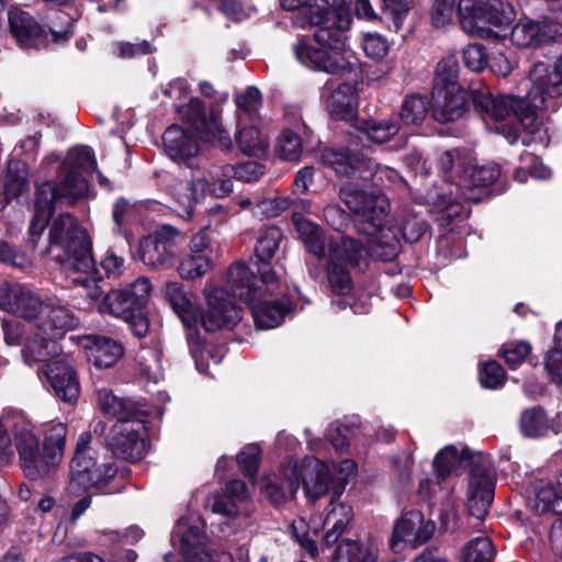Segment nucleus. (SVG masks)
<instances>
[{
  "mask_svg": "<svg viewBox=\"0 0 562 562\" xmlns=\"http://www.w3.org/2000/svg\"><path fill=\"white\" fill-rule=\"evenodd\" d=\"M326 277L330 293L338 297L337 300H333L331 304L337 305L338 310L351 307V294L355 284L350 269L344 265L327 261Z\"/></svg>",
  "mask_w": 562,
  "mask_h": 562,
  "instance_id": "72a5a7b5",
  "label": "nucleus"
},
{
  "mask_svg": "<svg viewBox=\"0 0 562 562\" xmlns=\"http://www.w3.org/2000/svg\"><path fill=\"white\" fill-rule=\"evenodd\" d=\"M531 344L527 340L507 341L502 345L497 356L502 358L510 370L519 368L531 353Z\"/></svg>",
  "mask_w": 562,
  "mask_h": 562,
  "instance_id": "09e8293b",
  "label": "nucleus"
},
{
  "mask_svg": "<svg viewBox=\"0 0 562 562\" xmlns=\"http://www.w3.org/2000/svg\"><path fill=\"white\" fill-rule=\"evenodd\" d=\"M27 176L29 168L24 161L9 160L3 182V195L7 204L22 195L27 187Z\"/></svg>",
  "mask_w": 562,
  "mask_h": 562,
  "instance_id": "a19ab883",
  "label": "nucleus"
},
{
  "mask_svg": "<svg viewBox=\"0 0 562 562\" xmlns=\"http://www.w3.org/2000/svg\"><path fill=\"white\" fill-rule=\"evenodd\" d=\"M55 251L58 254L54 255V260L65 270L85 273L87 276L83 283L94 284L88 294L92 300H99L104 294L101 285L103 276L92 255L91 237L69 213L59 214L49 226L47 252Z\"/></svg>",
  "mask_w": 562,
  "mask_h": 562,
  "instance_id": "423d86ee",
  "label": "nucleus"
},
{
  "mask_svg": "<svg viewBox=\"0 0 562 562\" xmlns=\"http://www.w3.org/2000/svg\"><path fill=\"white\" fill-rule=\"evenodd\" d=\"M231 170L232 177L236 180L251 183L258 181L265 175L266 167L258 161L247 160L232 166Z\"/></svg>",
  "mask_w": 562,
  "mask_h": 562,
  "instance_id": "052dcab7",
  "label": "nucleus"
},
{
  "mask_svg": "<svg viewBox=\"0 0 562 562\" xmlns=\"http://www.w3.org/2000/svg\"><path fill=\"white\" fill-rule=\"evenodd\" d=\"M161 138L166 155L177 164L188 165L200 151L198 134L181 125L168 126Z\"/></svg>",
  "mask_w": 562,
  "mask_h": 562,
  "instance_id": "cd10ccee",
  "label": "nucleus"
},
{
  "mask_svg": "<svg viewBox=\"0 0 562 562\" xmlns=\"http://www.w3.org/2000/svg\"><path fill=\"white\" fill-rule=\"evenodd\" d=\"M338 196L355 215L357 231L372 237L371 256L383 262L395 260L402 249L401 239L392 226H386L390 202L381 192L368 191L355 182L340 186Z\"/></svg>",
  "mask_w": 562,
  "mask_h": 562,
  "instance_id": "20e7f679",
  "label": "nucleus"
},
{
  "mask_svg": "<svg viewBox=\"0 0 562 562\" xmlns=\"http://www.w3.org/2000/svg\"><path fill=\"white\" fill-rule=\"evenodd\" d=\"M479 381L483 389L498 390L505 385L507 373L496 360H488L479 368Z\"/></svg>",
  "mask_w": 562,
  "mask_h": 562,
  "instance_id": "603ef678",
  "label": "nucleus"
},
{
  "mask_svg": "<svg viewBox=\"0 0 562 562\" xmlns=\"http://www.w3.org/2000/svg\"><path fill=\"white\" fill-rule=\"evenodd\" d=\"M341 495L331 494L329 501L331 508L324 520V527L327 529L322 539V546L325 548H330L338 542L353 517L352 507L340 502Z\"/></svg>",
  "mask_w": 562,
  "mask_h": 562,
  "instance_id": "473e14b6",
  "label": "nucleus"
},
{
  "mask_svg": "<svg viewBox=\"0 0 562 562\" xmlns=\"http://www.w3.org/2000/svg\"><path fill=\"white\" fill-rule=\"evenodd\" d=\"M67 431V426L59 423L48 429L41 445L29 425L14 427L13 437L20 465L29 480H40L59 465L65 452Z\"/></svg>",
  "mask_w": 562,
  "mask_h": 562,
  "instance_id": "0eeeda50",
  "label": "nucleus"
},
{
  "mask_svg": "<svg viewBox=\"0 0 562 562\" xmlns=\"http://www.w3.org/2000/svg\"><path fill=\"white\" fill-rule=\"evenodd\" d=\"M177 271L183 280H195L203 277L211 268L210 255L188 254L181 259L178 257Z\"/></svg>",
  "mask_w": 562,
  "mask_h": 562,
  "instance_id": "a18cd8bd",
  "label": "nucleus"
},
{
  "mask_svg": "<svg viewBox=\"0 0 562 562\" xmlns=\"http://www.w3.org/2000/svg\"><path fill=\"white\" fill-rule=\"evenodd\" d=\"M457 0H434L430 18L435 27H443L452 22L454 12L458 13Z\"/></svg>",
  "mask_w": 562,
  "mask_h": 562,
  "instance_id": "bf43d9fd",
  "label": "nucleus"
},
{
  "mask_svg": "<svg viewBox=\"0 0 562 562\" xmlns=\"http://www.w3.org/2000/svg\"><path fill=\"white\" fill-rule=\"evenodd\" d=\"M88 361L99 369L113 368L123 358V344L105 335H86L81 337Z\"/></svg>",
  "mask_w": 562,
  "mask_h": 562,
  "instance_id": "c85d7f7f",
  "label": "nucleus"
},
{
  "mask_svg": "<svg viewBox=\"0 0 562 562\" xmlns=\"http://www.w3.org/2000/svg\"><path fill=\"white\" fill-rule=\"evenodd\" d=\"M150 291V281L140 277L123 288L108 291L99 304V312L122 318L135 337L144 338L150 328L147 311Z\"/></svg>",
  "mask_w": 562,
  "mask_h": 562,
  "instance_id": "6e6552de",
  "label": "nucleus"
},
{
  "mask_svg": "<svg viewBox=\"0 0 562 562\" xmlns=\"http://www.w3.org/2000/svg\"><path fill=\"white\" fill-rule=\"evenodd\" d=\"M285 11H299L295 24L305 29L314 26L313 45L306 37H300L292 50L296 60L314 70L333 76H341L352 71V64L344 54L347 47L348 31L352 19L341 7L346 3L337 0H324L326 5L314 3L316 0H279Z\"/></svg>",
  "mask_w": 562,
  "mask_h": 562,
  "instance_id": "7ed1b4c3",
  "label": "nucleus"
},
{
  "mask_svg": "<svg viewBox=\"0 0 562 562\" xmlns=\"http://www.w3.org/2000/svg\"><path fill=\"white\" fill-rule=\"evenodd\" d=\"M97 401L100 411L116 423L133 418H149V412L144 404L127 397H119L110 389H100L97 391Z\"/></svg>",
  "mask_w": 562,
  "mask_h": 562,
  "instance_id": "7c9ffc66",
  "label": "nucleus"
},
{
  "mask_svg": "<svg viewBox=\"0 0 562 562\" xmlns=\"http://www.w3.org/2000/svg\"><path fill=\"white\" fill-rule=\"evenodd\" d=\"M362 47L366 55L374 60L382 59L389 52L386 40L379 34H366Z\"/></svg>",
  "mask_w": 562,
  "mask_h": 562,
  "instance_id": "69168bd1",
  "label": "nucleus"
},
{
  "mask_svg": "<svg viewBox=\"0 0 562 562\" xmlns=\"http://www.w3.org/2000/svg\"><path fill=\"white\" fill-rule=\"evenodd\" d=\"M183 243L184 235L177 227L158 225L138 240L133 258L149 269L168 270L177 263Z\"/></svg>",
  "mask_w": 562,
  "mask_h": 562,
  "instance_id": "ddd939ff",
  "label": "nucleus"
},
{
  "mask_svg": "<svg viewBox=\"0 0 562 562\" xmlns=\"http://www.w3.org/2000/svg\"><path fill=\"white\" fill-rule=\"evenodd\" d=\"M229 288L233 295L248 306L258 329H273L280 326L286 315L295 308L288 293L278 292L279 279L271 288L255 281L229 284Z\"/></svg>",
  "mask_w": 562,
  "mask_h": 562,
  "instance_id": "1a4fd4ad",
  "label": "nucleus"
},
{
  "mask_svg": "<svg viewBox=\"0 0 562 562\" xmlns=\"http://www.w3.org/2000/svg\"><path fill=\"white\" fill-rule=\"evenodd\" d=\"M495 554L496 549L488 537H476L467 542L461 562H492Z\"/></svg>",
  "mask_w": 562,
  "mask_h": 562,
  "instance_id": "49530a36",
  "label": "nucleus"
},
{
  "mask_svg": "<svg viewBox=\"0 0 562 562\" xmlns=\"http://www.w3.org/2000/svg\"><path fill=\"white\" fill-rule=\"evenodd\" d=\"M548 414L541 405L524 409L519 417V430L526 438H542L547 436Z\"/></svg>",
  "mask_w": 562,
  "mask_h": 562,
  "instance_id": "37998d69",
  "label": "nucleus"
},
{
  "mask_svg": "<svg viewBox=\"0 0 562 562\" xmlns=\"http://www.w3.org/2000/svg\"><path fill=\"white\" fill-rule=\"evenodd\" d=\"M165 296L173 312L180 318L184 330L190 355L194 359L196 369L204 371L209 367V359L220 363L225 346H211L199 330V307L189 299L183 285L177 281L166 284Z\"/></svg>",
  "mask_w": 562,
  "mask_h": 562,
  "instance_id": "9d476101",
  "label": "nucleus"
},
{
  "mask_svg": "<svg viewBox=\"0 0 562 562\" xmlns=\"http://www.w3.org/2000/svg\"><path fill=\"white\" fill-rule=\"evenodd\" d=\"M323 89L329 91L324 104L330 119L345 122L357 120L359 106L357 82L341 81L334 88V81L327 80Z\"/></svg>",
  "mask_w": 562,
  "mask_h": 562,
  "instance_id": "393cba45",
  "label": "nucleus"
},
{
  "mask_svg": "<svg viewBox=\"0 0 562 562\" xmlns=\"http://www.w3.org/2000/svg\"><path fill=\"white\" fill-rule=\"evenodd\" d=\"M515 494V497L521 498L527 508L535 515L543 516L552 514L562 516V494Z\"/></svg>",
  "mask_w": 562,
  "mask_h": 562,
  "instance_id": "c03bdc74",
  "label": "nucleus"
},
{
  "mask_svg": "<svg viewBox=\"0 0 562 562\" xmlns=\"http://www.w3.org/2000/svg\"><path fill=\"white\" fill-rule=\"evenodd\" d=\"M475 89L451 86V89L431 88L430 116L439 124L454 123L473 113Z\"/></svg>",
  "mask_w": 562,
  "mask_h": 562,
  "instance_id": "aec40b11",
  "label": "nucleus"
},
{
  "mask_svg": "<svg viewBox=\"0 0 562 562\" xmlns=\"http://www.w3.org/2000/svg\"><path fill=\"white\" fill-rule=\"evenodd\" d=\"M435 530V522L430 519L425 521L420 510L404 512L394 524L390 549L394 553H401L407 547L417 548L428 542Z\"/></svg>",
  "mask_w": 562,
  "mask_h": 562,
  "instance_id": "4be33fe9",
  "label": "nucleus"
},
{
  "mask_svg": "<svg viewBox=\"0 0 562 562\" xmlns=\"http://www.w3.org/2000/svg\"><path fill=\"white\" fill-rule=\"evenodd\" d=\"M182 123L191 127L206 140L216 143L223 150H231L233 140L222 124V106L214 102L206 109L205 102L198 97L176 109Z\"/></svg>",
  "mask_w": 562,
  "mask_h": 562,
  "instance_id": "4468645a",
  "label": "nucleus"
},
{
  "mask_svg": "<svg viewBox=\"0 0 562 562\" xmlns=\"http://www.w3.org/2000/svg\"><path fill=\"white\" fill-rule=\"evenodd\" d=\"M278 156L288 161H297L302 155V139L291 128H284L277 142Z\"/></svg>",
  "mask_w": 562,
  "mask_h": 562,
  "instance_id": "3c124183",
  "label": "nucleus"
},
{
  "mask_svg": "<svg viewBox=\"0 0 562 562\" xmlns=\"http://www.w3.org/2000/svg\"><path fill=\"white\" fill-rule=\"evenodd\" d=\"M465 474L467 492H495L498 482V467L490 453L472 450L468 445L459 449L449 443L439 449L431 461V474L420 480L417 492H427L436 485L441 491L447 488L453 477Z\"/></svg>",
  "mask_w": 562,
  "mask_h": 562,
  "instance_id": "39448f33",
  "label": "nucleus"
},
{
  "mask_svg": "<svg viewBox=\"0 0 562 562\" xmlns=\"http://www.w3.org/2000/svg\"><path fill=\"white\" fill-rule=\"evenodd\" d=\"M229 288L228 274L225 289H214L206 296V308L199 307V324L206 333L233 329L243 318V310Z\"/></svg>",
  "mask_w": 562,
  "mask_h": 562,
  "instance_id": "f3484780",
  "label": "nucleus"
},
{
  "mask_svg": "<svg viewBox=\"0 0 562 562\" xmlns=\"http://www.w3.org/2000/svg\"><path fill=\"white\" fill-rule=\"evenodd\" d=\"M8 18L10 32L22 49H48L42 20L37 21L31 13L22 10L10 11Z\"/></svg>",
  "mask_w": 562,
  "mask_h": 562,
  "instance_id": "bb28decb",
  "label": "nucleus"
},
{
  "mask_svg": "<svg viewBox=\"0 0 562 562\" xmlns=\"http://www.w3.org/2000/svg\"><path fill=\"white\" fill-rule=\"evenodd\" d=\"M383 18L393 24L395 32H398L406 19L409 4L408 0H381Z\"/></svg>",
  "mask_w": 562,
  "mask_h": 562,
  "instance_id": "4d7b16f0",
  "label": "nucleus"
},
{
  "mask_svg": "<svg viewBox=\"0 0 562 562\" xmlns=\"http://www.w3.org/2000/svg\"><path fill=\"white\" fill-rule=\"evenodd\" d=\"M430 115V97L406 95L401 105L400 120L405 125L419 126Z\"/></svg>",
  "mask_w": 562,
  "mask_h": 562,
  "instance_id": "79ce46f5",
  "label": "nucleus"
},
{
  "mask_svg": "<svg viewBox=\"0 0 562 562\" xmlns=\"http://www.w3.org/2000/svg\"><path fill=\"white\" fill-rule=\"evenodd\" d=\"M35 327L43 335L53 339H61L79 326V318L66 305L55 299H47L41 314L35 318Z\"/></svg>",
  "mask_w": 562,
  "mask_h": 562,
  "instance_id": "a878e982",
  "label": "nucleus"
},
{
  "mask_svg": "<svg viewBox=\"0 0 562 562\" xmlns=\"http://www.w3.org/2000/svg\"><path fill=\"white\" fill-rule=\"evenodd\" d=\"M392 227L398 237L408 245L428 243L431 239L430 224L416 213L406 212L402 214Z\"/></svg>",
  "mask_w": 562,
  "mask_h": 562,
  "instance_id": "e433bc0d",
  "label": "nucleus"
},
{
  "mask_svg": "<svg viewBox=\"0 0 562 562\" xmlns=\"http://www.w3.org/2000/svg\"><path fill=\"white\" fill-rule=\"evenodd\" d=\"M458 170L461 173L459 188L468 189V199L480 203L496 193L492 186L501 177L499 165L492 162L483 166H470L468 162H459Z\"/></svg>",
  "mask_w": 562,
  "mask_h": 562,
  "instance_id": "b1692460",
  "label": "nucleus"
},
{
  "mask_svg": "<svg viewBox=\"0 0 562 562\" xmlns=\"http://www.w3.org/2000/svg\"><path fill=\"white\" fill-rule=\"evenodd\" d=\"M531 86L525 97H494L485 87L475 89L473 113L505 121L497 128L510 145L536 142L540 133L539 111L555 112L562 105V53L553 64L536 61L529 71Z\"/></svg>",
  "mask_w": 562,
  "mask_h": 562,
  "instance_id": "f03ea898",
  "label": "nucleus"
},
{
  "mask_svg": "<svg viewBox=\"0 0 562 562\" xmlns=\"http://www.w3.org/2000/svg\"><path fill=\"white\" fill-rule=\"evenodd\" d=\"M44 35L48 41V49H57L69 44L76 33V19L57 8L47 9L42 15Z\"/></svg>",
  "mask_w": 562,
  "mask_h": 562,
  "instance_id": "c756f323",
  "label": "nucleus"
},
{
  "mask_svg": "<svg viewBox=\"0 0 562 562\" xmlns=\"http://www.w3.org/2000/svg\"><path fill=\"white\" fill-rule=\"evenodd\" d=\"M293 223L305 250L319 260L324 259L326 257V236L323 228L302 215L294 216Z\"/></svg>",
  "mask_w": 562,
  "mask_h": 562,
  "instance_id": "c9c22d12",
  "label": "nucleus"
},
{
  "mask_svg": "<svg viewBox=\"0 0 562 562\" xmlns=\"http://www.w3.org/2000/svg\"><path fill=\"white\" fill-rule=\"evenodd\" d=\"M42 373L55 397L74 405L80 396L78 372L67 359H55L43 364Z\"/></svg>",
  "mask_w": 562,
  "mask_h": 562,
  "instance_id": "5701e85b",
  "label": "nucleus"
},
{
  "mask_svg": "<svg viewBox=\"0 0 562 562\" xmlns=\"http://www.w3.org/2000/svg\"><path fill=\"white\" fill-rule=\"evenodd\" d=\"M56 340L40 335L30 337L22 349L24 361L30 366L36 362H50V359L60 351Z\"/></svg>",
  "mask_w": 562,
  "mask_h": 562,
  "instance_id": "ea45409f",
  "label": "nucleus"
},
{
  "mask_svg": "<svg viewBox=\"0 0 562 562\" xmlns=\"http://www.w3.org/2000/svg\"><path fill=\"white\" fill-rule=\"evenodd\" d=\"M92 448H86L82 454L77 459V447L70 461V488L76 492H89L91 488L100 490L117 474V467L108 463L98 467L99 453H93Z\"/></svg>",
  "mask_w": 562,
  "mask_h": 562,
  "instance_id": "6ab92c4d",
  "label": "nucleus"
},
{
  "mask_svg": "<svg viewBox=\"0 0 562 562\" xmlns=\"http://www.w3.org/2000/svg\"><path fill=\"white\" fill-rule=\"evenodd\" d=\"M353 126L360 134L364 135L368 140L375 144L387 143L400 132L397 119H357Z\"/></svg>",
  "mask_w": 562,
  "mask_h": 562,
  "instance_id": "4c0bfd02",
  "label": "nucleus"
},
{
  "mask_svg": "<svg viewBox=\"0 0 562 562\" xmlns=\"http://www.w3.org/2000/svg\"><path fill=\"white\" fill-rule=\"evenodd\" d=\"M463 65L471 71L481 72L487 68L488 52L487 48L477 43L468 44L462 49Z\"/></svg>",
  "mask_w": 562,
  "mask_h": 562,
  "instance_id": "5fc2aeb1",
  "label": "nucleus"
},
{
  "mask_svg": "<svg viewBox=\"0 0 562 562\" xmlns=\"http://www.w3.org/2000/svg\"><path fill=\"white\" fill-rule=\"evenodd\" d=\"M458 19L470 35L496 38L514 23L516 11L507 0H459Z\"/></svg>",
  "mask_w": 562,
  "mask_h": 562,
  "instance_id": "9b49d317",
  "label": "nucleus"
},
{
  "mask_svg": "<svg viewBox=\"0 0 562 562\" xmlns=\"http://www.w3.org/2000/svg\"><path fill=\"white\" fill-rule=\"evenodd\" d=\"M66 199L68 204H76L81 198L67 194L63 189V181L58 183L46 180L35 186L33 209L34 214L29 227L27 244L32 249L37 247L44 231L48 227L56 209Z\"/></svg>",
  "mask_w": 562,
  "mask_h": 562,
  "instance_id": "dca6fc26",
  "label": "nucleus"
},
{
  "mask_svg": "<svg viewBox=\"0 0 562 562\" xmlns=\"http://www.w3.org/2000/svg\"><path fill=\"white\" fill-rule=\"evenodd\" d=\"M283 239L282 231L277 226H268L259 231V236L249 263L237 262L228 268L229 284L241 282H260L269 288L276 285L278 276L272 267V259Z\"/></svg>",
  "mask_w": 562,
  "mask_h": 562,
  "instance_id": "f8f14e48",
  "label": "nucleus"
},
{
  "mask_svg": "<svg viewBox=\"0 0 562 562\" xmlns=\"http://www.w3.org/2000/svg\"><path fill=\"white\" fill-rule=\"evenodd\" d=\"M459 64L454 56L442 58L436 67L431 88L451 89V86L462 87L459 83Z\"/></svg>",
  "mask_w": 562,
  "mask_h": 562,
  "instance_id": "de8ad7c7",
  "label": "nucleus"
},
{
  "mask_svg": "<svg viewBox=\"0 0 562 562\" xmlns=\"http://www.w3.org/2000/svg\"><path fill=\"white\" fill-rule=\"evenodd\" d=\"M379 549L370 540L342 538L337 543L330 562H378Z\"/></svg>",
  "mask_w": 562,
  "mask_h": 562,
  "instance_id": "f704fd0d",
  "label": "nucleus"
},
{
  "mask_svg": "<svg viewBox=\"0 0 562 562\" xmlns=\"http://www.w3.org/2000/svg\"><path fill=\"white\" fill-rule=\"evenodd\" d=\"M236 144L247 156H259L266 153L267 143L260 138V131L254 126L243 127L236 134Z\"/></svg>",
  "mask_w": 562,
  "mask_h": 562,
  "instance_id": "8fccbe9b",
  "label": "nucleus"
},
{
  "mask_svg": "<svg viewBox=\"0 0 562 562\" xmlns=\"http://www.w3.org/2000/svg\"><path fill=\"white\" fill-rule=\"evenodd\" d=\"M115 423L108 432V448L112 457L131 463L140 461L150 446L148 418H133Z\"/></svg>",
  "mask_w": 562,
  "mask_h": 562,
  "instance_id": "2eb2a0df",
  "label": "nucleus"
},
{
  "mask_svg": "<svg viewBox=\"0 0 562 562\" xmlns=\"http://www.w3.org/2000/svg\"><path fill=\"white\" fill-rule=\"evenodd\" d=\"M235 104L238 110L251 114L262 104V94L255 86H248L243 93L235 94Z\"/></svg>",
  "mask_w": 562,
  "mask_h": 562,
  "instance_id": "0e129e2a",
  "label": "nucleus"
},
{
  "mask_svg": "<svg viewBox=\"0 0 562 562\" xmlns=\"http://www.w3.org/2000/svg\"><path fill=\"white\" fill-rule=\"evenodd\" d=\"M263 450L258 442L246 443L235 456H221L214 476L225 488L221 492H345L358 474V463L344 459L331 470L315 457H305L301 463L290 459L278 472L260 473Z\"/></svg>",
  "mask_w": 562,
  "mask_h": 562,
  "instance_id": "f257e3e1",
  "label": "nucleus"
},
{
  "mask_svg": "<svg viewBox=\"0 0 562 562\" xmlns=\"http://www.w3.org/2000/svg\"><path fill=\"white\" fill-rule=\"evenodd\" d=\"M45 301L35 294L31 289L24 286L19 305L13 315L27 322H34L41 314Z\"/></svg>",
  "mask_w": 562,
  "mask_h": 562,
  "instance_id": "864d4df0",
  "label": "nucleus"
},
{
  "mask_svg": "<svg viewBox=\"0 0 562 562\" xmlns=\"http://www.w3.org/2000/svg\"><path fill=\"white\" fill-rule=\"evenodd\" d=\"M25 285L3 282L0 284V310L14 314Z\"/></svg>",
  "mask_w": 562,
  "mask_h": 562,
  "instance_id": "e2e57ef3",
  "label": "nucleus"
},
{
  "mask_svg": "<svg viewBox=\"0 0 562 562\" xmlns=\"http://www.w3.org/2000/svg\"><path fill=\"white\" fill-rule=\"evenodd\" d=\"M249 494H213L212 512L228 518L236 516V501H244Z\"/></svg>",
  "mask_w": 562,
  "mask_h": 562,
  "instance_id": "680f3d73",
  "label": "nucleus"
},
{
  "mask_svg": "<svg viewBox=\"0 0 562 562\" xmlns=\"http://www.w3.org/2000/svg\"><path fill=\"white\" fill-rule=\"evenodd\" d=\"M180 550L183 562H212L205 549V533L199 526H190L181 536Z\"/></svg>",
  "mask_w": 562,
  "mask_h": 562,
  "instance_id": "58836bf2",
  "label": "nucleus"
},
{
  "mask_svg": "<svg viewBox=\"0 0 562 562\" xmlns=\"http://www.w3.org/2000/svg\"><path fill=\"white\" fill-rule=\"evenodd\" d=\"M458 150L451 149L443 151L438 159V166L443 173L446 181L459 187L461 181V173L458 170L459 162H468L464 159L457 157Z\"/></svg>",
  "mask_w": 562,
  "mask_h": 562,
  "instance_id": "13d9d810",
  "label": "nucleus"
},
{
  "mask_svg": "<svg viewBox=\"0 0 562 562\" xmlns=\"http://www.w3.org/2000/svg\"><path fill=\"white\" fill-rule=\"evenodd\" d=\"M98 170V162L92 147L79 145L68 150L66 158L58 167V176L63 181V189L75 198H85L89 182L83 173Z\"/></svg>",
  "mask_w": 562,
  "mask_h": 562,
  "instance_id": "a211bd4d",
  "label": "nucleus"
},
{
  "mask_svg": "<svg viewBox=\"0 0 562 562\" xmlns=\"http://www.w3.org/2000/svg\"><path fill=\"white\" fill-rule=\"evenodd\" d=\"M544 368L552 382L562 384V349L552 348L548 351Z\"/></svg>",
  "mask_w": 562,
  "mask_h": 562,
  "instance_id": "774afa93",
  "label": "nucleus"
},
{
  "mask_svg": "<svg viewBox=\"0 0 562 562\" xmlns=\"http://www.w3.org/2000/svg\"><path fill=\"white\" fill-rule=\"evenodd\" d=\"M319 160L325 168L333 170L338 178H356L369 181L375 175L374 160L348 147H324L319 151Z\"/></svg>",
  "mask_w": 562,
  "mask_h": 562,
  "instance_id": "412c9836",
  "label": "nucleus"
},
{
  "mask_svg": "<svg viewBox=\"0 0 562 562\" xmlns=\"http://www.w3.org/2000/svg\"><path fill=\"white\" fill-rule=\"evenodd\" d=\"M467 507L469 514L480 520H483L491 507L495 494H468Z\"/></svg>",
  "mask_w": 562,
  "mask_h": 562,
  "instance_id": "338daca9",
  "label": "nucleus"
},
{
  "mask_svg": "<svg viewBox=\"0 0 562 562\" xmlns=\"http://www.w3.org/2000/svg\"><path fill=\"white\" fill-rule=\"evenodd\" d=\"M327 261L344 265L348 269L364 272L369 267V251L361 240L350 236H341L336 243L328 246Z\"/></svg>",
  "mask_w": 562,
  "mask_h": 562,
  "instance_id": "2f4dec72",
  "label": "nucleus"
},
{
  "mask_svg": "<svg viewBox=\"0 0 562 562\" xmlns=\"http://www.w3.org/2000/svg\"><path fill=\"white\" fill-rule=\"evenodd\" d=\"M437 221L439 222L440 226H449L454 222V220H463L468 216V214H464V205L451 196H441V201L437 203Z\"/></svg>",
  "mask_w": 562,
  "mask_h": 562,
  "instance_id": "6e6d98bb",
  "label": "nucleus"
}]
</instances>
